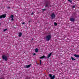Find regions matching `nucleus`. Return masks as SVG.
Returning <instances> with one entry per match:
<instances>
[{"label": "nucleus", "mask_w": 79, "mask_h": 79, "mask_svg": "<svg viewBox=\"0 0 79 79\" xmlns=\"http://www.w3.org/2000/svg\"><path fill=\"white\" fill-rule=\"evenodd\" d=\"M13 17H14V16H13V15H11L10 16V18H13Z\"/></svg>", "instance_id": "16"}, {"label": "nucleus", "mask_w": 79, "mask_h": 79, "mask_svg": "<svg viewBox=\"0 0 79 79\" xmlns=\"http://www.w3.org/2000/svg\"><path fill=\"white\" fill-rule=\"evenodd\" d=\"M73 8H75V6H73Z\"/></svg>", "instance_id": "24"}, {"label": "nucleus", "mask_w": 79, "mask_h": 79, "mask_svg": "<svg viewBox=\"0 0 79 79\" xmlns=\"http://www.w3.org/2000/svg\"><path fill=\"white\" fill-rule=\"evenodd\" d=\"M33 55H34H34H35V53H34L33 54Z\"/></svg>", "instance_id": "25"}, {"label": "nucleus", "mask_w": 79, "mask_h": 79, "mask_svg": "<svg viewBox=\"0 0 79 79\" xmlns=\"http://www.w3.org/2000/svg\"><path fill=\"white\" fill-rule=\"evenodd\" d=\"M54 24L55 26H57V23L55 22L54 23Z\"/></svg>", "instance_id": "17"}, {"label": "nucleus", "mask_w": 79, "mask_h": 79, "mask_svg": "<svg viewBox=\"0 0 79 79\" xmlns=\"http://www.w3.org/2000/svg\"><path fill=\"white\" fill-rule=\"evenodd\" d=\"M6 56L7 58H8L9 57V54H8L7 53L5 55Z\"/></svg>", "instance_id": "13"}, {"label": "nucleus", "mask_w": 79, "mask_h": 79, "mask_svg": "<svg viewBox=\"0 0 79 79\" xmlns=\"http://www.w3.org/2000/svg\"><path fill=\"white\" fill-rule=\"evenodd\" d=\"M6 17V14H3L1 16H0V19L2 18H5Z\"/></svg>", "instance_id": "7"}, {"label": "nucleus", "mask_w": 79, "mask_h": 79, "mask_svg": "<svg viewBox=\"0 0 79 79\" xmlns=\"http://www.w3.org/2000/svg\"><path fill=\"white\" fill-rule=\"evenodd\" d=\"M40 64H42V61H41V60H40Z\"/></svg>", "instance_id": "20"}, {"label": "nucleus", "mask_w": 79, "mask_h": 79, "mask_svg": "<svg viewBox=\"0 0 79 79\" xmlns=\"http://www.w3.org/2000/svg\"><path fill=\"white\" fill-rule=\"evenodd\" d=\"M33 14H34V13L32 12V13L31 14V15H33Z\"/></svg>", "instance_id": "26"}, {"label": "nucleus", "mask_w": 79, "mask_h": 79, "mask_svg": "<svg viewBox=\"0 0 79 79\" xmlns=\"http://www.w3.org/2000/svg\"><path fill=\"white\" fill-rule=\"evenodd\" d=\"M64 38H65V37H66V36H65V35H64Z\"/></svg>", "instance_id": "27"}, {"label": "nucleus", "mask_w": 79, "mask_h": 79, "mask_svg": "<svg viewBox=\"0 0 79 79\" xmlns=\"http://www.w3.org/2000/svg\"><path fill=\"white\" fill-rule=\"evenodd\" d=\"M11 20V21H14V19H13V18H12Z\"/></svg>", "instance_id": "21"}, {"label": "nucleus", "mask_w": 79, "mask_h": 79, "mask_svg": "<svg viewBox=\"0 0 79 79\" xmlns=\"http://www.w3.org/2000/svg\"><path fill=\"white\" fill-rule=\"evenodd\" d=\"M1 24V23H0V25Z\"/></svg>", "instance_id": "32"}, {"label": "nucleus", "mask_w": 79, "mask_h": 79, "mask_svg": "<svg viewBox=\"0 0 79 79\" xmlns=\"http://www.w3.org/2000/svg\"><path fill=\"white\" fill-rule=\"evenodd\" d=\"M7 30V29H4L3 30V31L5 32V31Z\"/></svg>", "instance_id": "19"}, {"label": "nucleus", "mask_w": 79, "mask_h": 79, "mask_svg": "<svg viewBox=\"0 0 79 79\" xmlns=\"http://www.w3.org/2000/svg\"><path fill=\"white\" fill-rule=\"evenodd\" d=\"M28 79H31V77H29L28 78Z\"/></svg>", "instance_id": "28"}, {"label": "nucleus", "mask_w": 79, "mask_h": 79, "mask_svg": "<svg viewBox=\"0 0 79 79\" xmlns=\"http://www.w3.org/2000/svg\"><path fill=\"white\" fill-rule=\"evenodd\" d=\"M49 77L50 79H55V76L54 75L53 76H52V74H49Z\"/></svg>", "instance_id": "4"}, {"label": "nucleus", "mask_w": 79, "mask_h": 79, "mask_svg": "<svg viewBox=\"0 0 79 79\" xmlns=\"http://www.w3.org/2000/svg\"><path fill=\"white\" fill-rule=\"evenodd\" d=\"M0 79H4L3 78H0Z\"/></svg>", "instance_id": "30"}, {"label": "nucleus", "mask_w": 79, "mask_h": 79, "mask_svg": "<svg viewBox=\"0 0 79 79\" xmlns=\"http://www.w3.org/2000/svg\"><path fill=\"white\" fill-rule=\"evenodd\" d=\"M46 40L47 41H49L51 39V38H52V36H51V35H48L46 37Z\"/></svg>", "instance_id": "1"}, {"label": "nucleus", "mask_w": 79, "mask_h": 79, "mask_svg": "<svg viewBox=\"0 0 79 79\" xmlns=\"http://www.w3.org/2000/svg\"><path fill=\"white\" fill-rule=\"evenodd\" d=\"M47 58V57H46V56H42L40 57V59H43V58Z\"/></svg>", "instance_id": "10"}, {"label": "nucleus", "mask_w": 79, "mask_h": 79, "mask_svg": "<svg viewBox=\"0 0 79 79\" xmlns=\"http://www.w3.org/2000/svg\"><path fill=\"white\" fill-rule=\"evenodd\" d=\"M50 6H49V2L47 1L45 3V7L46 8L49 7Z\"/></svg>", "instance_id": "5"}, {"label": "nucleus", "mask_w": 79, "mask_h": 79, "mask_svg": "<svg viewBox=\"0 0 79 79\" xmlns=\"http://www.w3.org/2000/svg\"><path fill=\"white\" fill-rule=\"evenodd\" d=\"M22 23V24H25V23L24 22Z\"/></svg>", "instance_id": "23"}, {"label": "nucleus", "mask_w": 79, "mask_h": 79, "mask_svg": "<svg viewBox=\"0 0 79 79\" xmlns=\"http://www.w3.org/2000/svg\"><path fill=\"white\" fill-rule=\"evenodd\" d=\"M35 52H38V48H36L35 49Z\"/></svg>", "instance_id": "15"}, {"label": "nucleus", "mask_w": 79, "mask_h": 79, "mask_svg": "<svg viewBox=\"0 0 79 79\" xmlns=\"http://www.w3.org/2000/svg\"><path fill=\"white\" fill-rule=\"evenodd\" d=\"M7 8H8V7H7Z\"/></svg>", "instance_id": "33"}, {"label": "nucleus", "mask_w": 79, "mask_h": 79, "mask_svg": "<svg viewBox=\"0 0 79 79\" xmlns=\"http://www.w3.org/2000/svg\"><path fill=\"white\" fill-rule=\"evenodd\" d=\"M70 21H72V22H74V21H75V19L74 18H70Z\"/></svg>", "instance_id": "9"}, {"label": "nucleus", "mask_w": 79, "mask_h": 79, "mask_svg": "<svg viewBox=\"0 0 79 79\" xmlns=\"http://www.w3.org/2000/svg\"><path fill=\"white\" fill-rule=\"evenodd\" d=\"M71 58L72 60V61H75L76 60V59H74L73 57H71Z\"/></svg>", "instance_id": "14"}, {"label": "nucleus", "mask_w": 79, "mask_h": 79, "mask_svg": "<svg viewBox=\"0 0 79 79\" xmlns=\"http://www.w3.org/2000/svg\"><path fill=\"white\" fill-rule=\"evenodd\" d=\"M74 56L75 57H76L77 58H79V55H76V54H74Z\"/></svg>", "instance_id": "11"}, {"label": "nucleus", "mask_w": 79, "mask_h": 79, "mask_svg": "<svg viewBox=\"0 0 79 79\" xmlns=\"http://www.w3.org/2000/svg\"><path fill=\"white\" fill-rule=\"evenodd\" d=\"M42 11H44L45 10H46V9H42Z\"/></svg>", "instance_id": "22"}, {"label": "nucleus", "mask_w": 79, "mask_h": 79, "mask_svg": "<svg viewBox=\"0 0 79 79\" xmlns=\"http://www.w3.org/2000/svg\"><path fill=\"white\" fill-rule=\"evenodd\" d=\"M28 22H29V23L31 22V21H30Z\"/></svg>", "instance_id": "29"}, {"label": "nucleus", "mask_w": 79, "mask_h": 79, "mask_svg": "<svg viewBox=\"0 0 79 79\" xmlns=\"http://www.w3.org/2000/svg\"><path fill=\"white\" fill-rule=\"evenodd\" d=\"M32 40H33V39H32Z\"/></svg>", "instance_id": "31"}, {"label": "nucleus", "mask_w": 79, "mask_h": 79, "mask_svg": "<svg viewBox=\"0 0 79 79\" xmlns=\"http://www.w3.org/2000/svg\"><path fill=\"white\" fill-rule=\"evenodd\" d=\"M68 1H69V2L70 3H72V1L71 0H68Z\"/></svg>", "instance_id": "18"}, {"label": "nucleus", "mask_w": 79, "mask_h": 79, "mask_svg": "<svg viewBox=\"0 0 79 79\" xmlns=\"http://www.w3.org/2000/svg\"><path fill=\"white\" fill-rule=\"evenodd\" d=\"M50 18L52 19H55V14L54 13H52L51 14Z\"/></svg>", "instance_id": "2"}, {"label": "nucleus", "mask_w": 79, "mask_h": 79, "mask_svg": "<svg viewBox=\"0 0 79 79\" xmlns=\"http://www.w3.org/2000/svg\"><path fill=\"white\" fill-rule=\"evenodd\" d=\"M2 58L3 60H4V61H7V60H8V58L5 56V55L2 56Z\"/></svg>", "instance_id": "3"}, {"label": "nucleus", "mask_w": 79, "mask_h": 79, "mask_svg": "<svg viewBox=\"0 0 79 79\" xmlns=\"http://www.w3.org/2000/svg\"><path fill=\"white\" fill-rule=\"evenodd\" d=\"M31 66H32V64H30L29 65H25L24 66V67L25 68H30L31 67Z\"/></svg>", "instance_id": "6"}, {"label": "nucleus", "mask_w": 79, "mask_h": 79, "mask_svg": "<svg viewBox=\"0 0 79 79\" xmlns=\"http://www.w3.org/2000/svg\"><path fill=\"white\" fill-rule=\"evenodd\" d=\"M22 33L20 32L19 33V37H21V35H22Z\"/></svg>", "instance_id": "12"}, {"label": "nucleus", "mask_w": 79, "mask_h": 79, "mask_svg": "<svg viewBox=\"0 0 79 79\" xmlns=\"http://www.w3.org/2000/svg\"><path fill=\"white\" fill-rule=\"evenodd\" d=\"M52 53L51 52L49 54H48V57L46 58H47V59H48L50 56H51L52 55Z\"/></svg>", "instance_id": "8"}]
</instances>
